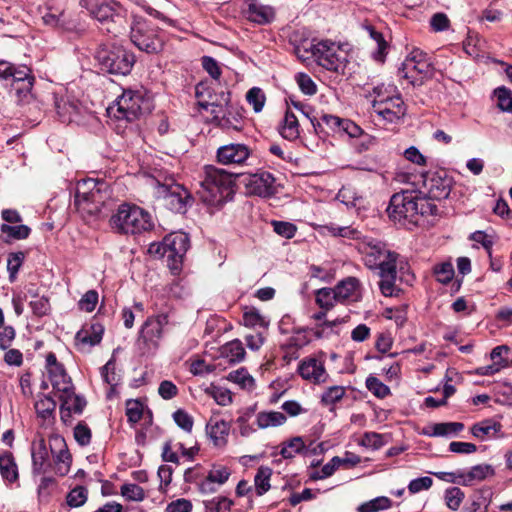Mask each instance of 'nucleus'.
<instances>
[{
  "instance_id": "ddd939ff",
  "label": "nucleus",
  "mask_w": 512,
  "mask_h": 512,
  "mask_svg": "<svg viewBox=\"0 0 512 512\" xmlns=\"http://www.w3.org/2000/svg\"><path fill=\"white\" fill-rule=\"evenodd\" d=\"M169 312L148 317L142 324L137 342L146 351L156 350L163 338L164 327L169 324Z\"/></svg>"
},
{
  "instance_id": "72a5a7b5",
  "label": "nucleus",
  "mask_w": 512,
  "mask_h": 512,
  "mask_svg": "<svg viewBox=\"0 0 512 512\" xmlns=\"http://www.w3.org/2000/svg\"><path fill=\"white\" fill-rule=\"evenodd\" d=\"M48 375L53 391L57 397L63 393L67 394L70 387L73 386L71 378L67 375L64 367L58 369L57 372L50 371Z\"/></svg>"
},
{
  "instance_id": "423d86ee",
  "label": "nucleus",
  "mask_w": 512,
  "mask_h": 512,
  "mask_svg": "<svg viewBox=\"0 0 512 512\" xmlns=\"http://www.w3.org/2000/svg\"><path fill=\"white\" fill-rule=\"evenodd\" d=\"M108 198L107 184L92 178L78 181L75 205L82 214L97 215Z\"/></svg>"
},
{
  "instance_id": "603ef678",
  "label": "nucleus",
  "mask_w": 512,
  "mask_h": 512,
  "mask_svg": "<svg viewBox=\"0 0 512 512\" xmlns=\"http://www.w3.org/2000/svg\"><path fill=\"white\" fill-rule=\"evenodd\" d=\"M121 494L129 501H142L145 498L143 488L134 483L122 485Z\"/></svg>"
},
{
  "instance_id": "1a4fd4ad",
  "label": "nucleus",
  "mask_w": 512,
  "mask_h": 512,
  "mask_svg": "<svg viewBox=\"0 0 512 512\" xmlns=\"http://www.w3.org/2000/svg\"><path fill=\"white\" fill-rule=\"evenodd\" d=\"M1 65L3 68H0V78L12 79V88L17 101L19 103L28 102L35 82L32 70L26 65L16 66L7 61Z\"/></svg>"
},
{
  "instance_id": "49530a36",
  "label": "nucleus",
  "mask_w": 512,
  "mask_h": 512,
  "mask_svg": "<svg viewBox=\"0 0 512 512\" xmlns=\"http://www.w3.org/2000/svg\"><path fill=\"white\" fill-rule=\"evenodd\" d=\"M433 199H430L425 194L419 195L417 194V212H418V222L422 217L425 216H433L437 214L438 208L432 202Z\"/></svg>"
},
{
  "instance_id": "4be33fe9",
  "label": "nucleus",
  "mask_w": 512,
  "mask_h": 512,
  "mask_svg": "<svg viewBox=\"0 0 512 512\" xmlns=\"http://www.w3.org/2000/svg\"><path fill=\"white\" fill-rule=\"evenodd\" d=\"M61 401L60 416L63 422H68L71 414H81L86 406V401L74 392V386L70 387L67 394H60L58 397Z\"/></svg>"
},
{
  "instance_id": "0e129e2a",
  "label": "nucleus",
  "mask_w": 512,
  "mask_h": 512,
  "mask_svg": "<svg viewBox=\"0 0 512 512\" xmlns=\"http://www.w3.org/2000/svg\"><path fill=\"white\" fill-rule=\"evenodd\" d=\"M274 231L287 239L293 238L297 228L294 224L284 221H272Z\"/></svg>"
},
{
  "instance_id": "393cba45",
  "label": "nucleus",
  "mask_w": 512,
  "mask_h": 512,
  "mask_svg": "<svg viewBox=\"0 0 512 512\" xmlns=\"http://www.w3.org/2000/svg\"><path fill=\"white\" fill-rule=\"evenodd\" d=\"M508 352L509 348L505 345L495 347L490 354L492 364L478 368V374L491 376L499 372L501 369L508 367L509 362L506 357Z\"/></svg>"
},
{
  "instance_id": "5701e85b",
  "label": "nucleus",
  "mask_w": 512,
  "mask_h": 512,
  "mask_svg": "<svg viewBox=\"0 0 512 512\" xmlns=\"http://www.w3.org/2000/svg\"><path fill=\"white\" fill-rule=\"evenodd\" d=\"M275 178L269 172H260L249 177L247 187L250 193L260 197H269L274 193Z\"/></svg>"
},
{
  "instance_id": "2f4dec72",
  "label": "nucleus",
  "mask_w": 512,
  "mask_h": 512,
  "mask_svg": "<svg viewBox=\"0 0 512 512\" xmlns=\"http://www.w3.org/2000/svg\"><path fill=\"white\" fill-rule=\"evenodd\" d=\"M494 468L489 464H480L473 466L467 473L459 474L461 483L469 485L474 481H483L488 477L494 476Z\"/></svg>"
},
{
  "instance_id": "09e8293b",
  "label": "nucleus",
  "mask_w": 512,
  "mask_h": 512,
  "mask_svg": "<svg viewBox=\"0 0 512 512\" xmlns=\"http://www.w3.org/2000/svg\"><path fill=\"white\" fill-rule=\"evenodd\" d=\"M144 413V406L139 400H127L126 402V416L128 422L132 425L138 423Z\"/></svg>"
},
{
  "instance_id": "b1692460",
  "label": "nucleus",
  "mask_w": 512,
  "mask_h": 512,
  "mask_svg": "<svg viewBox=\"0 0 512 512\" xmlns=\"http://www.w3.org/2000/svg\"><path fill=\"white\" fill-rule=\"evenodd\" d=\"M334 288L340 303L356 302L361 298V283L356 277H346Z\"/></svg>"
},
{
  "instance_id": "5fc2aeb1",
  "label": "nucleus",
  "mask_w": 512,
  "mask_h": 512,
  "mask_svg": "<svg viewBox=\"0 0 512 512\" xmlns=\"http://www.w3.org/2000/svg\"><path fill=\"white\" fill-rule=\"evenodd\" d=\"M74 439L80 446H87L91 442L92 432L88 425L84 422H79L73 431Z\"/></svg>"
},
{
  "instance_id": "052dcab7",
  "label": "nucleus",
  "mask_w": 512,
  "mask_h": 512,
  "mask_svg": "<svg viewBox=\"0 0 512 512\" xmlns=\"http://www.w3.org/2000/svg\"><path fill=\"white\" fill-rule=\"evenodd\" d=\"M366 386L370 392L379 398H384L390 393L389 387L376 377H368Z\"/></svg>"
},
{
  "instance_id": "69168bd1",
  "label": "nucleus",
  "mask_w": 512,
  "mask_h": 512,
  "mask_svg": "<svg viewBox=\"0 0 512 512\" xmlns=\"http://www.w3.org/2000/svg\"><path fill=\"white\" fill-rule=\"evenodd\" d=\"M433 480L431 477L424 476L410 481L408 484V491L410 494H416L432 487Z\"/></svg>"
},
{
  "instance_id": "6e6d98bb",
  "label": "nucleus",
  "mask_w": 512,
  "mask_h": 512,
  "mask_svg": "<svg viewBox=\"0 0 512 512\" xmlns=\"http://www.w3.org/2000/svg\"><path fill=\"white\" fill-rule=\"evenodd\" d=\"M345 395V388L343 386L329 387L321 397L324 405H332L339 402Z\"/></svg>"
},
{
  "instance_id": "e2e57ef3",
  "label": "nucleus",
  "mask_w": 512,
  "mask_h": 512,
  "mask_svg": "<svg viewBox=\"0 0 512 512\" xmlns=\"http://www.w3.org/2000/svg\"><path fill=\"white\" fill-rule=\"evenodd\" d=\"M98 303V293L95 290L87 291L80 301L78 302V306L80 310L85 312H92Z\"/></svg>"
},
{
  "instance_id": "a211bd4d",
  "label": "nucleus",
  "mask_w": 512,
  "mask_h": 512,
  "mask_svg": "<svg viewBox=\"0 0 512 512\" xmlns=\"http://www.w3.org/2000/svg\"><path fill=\"white\" fill-rule=\"evenodd\" d=\"M423 188L430 199H446L451 191L452 179L445 171L428 172L422 176Z\"/></svg>"
},
{
  "instance_id": "4468645a",
  "label": "nucleus",
  "mask_w": 512,
  "mask_h": 512,
  "mask_svg": "<svg viewBox=\"0 0 512 512\" xmlns=\"http://www.w3.org/2000/svg\"><path fill=\"white\" fill-rule=\"evenodd\" d=\"M431 71L432 67L427 55L419 49H414L404 60L399 75L415 86L422 84L423 79L429 76Z\"/></svg>"
},
{
  "instance_id": "3c124183",
  "label": "nucleus",
  "mask_w": 512,
  "mask_h": 512,
  "mask_svg": "<svg viewBox=\"0 0 512 512\" xmlns=\"http://www.w3.org/2000/svg\"><path fill=\"white\" fill-rule=\"evenodd\" d=\"M247 102L253 106L255 112H260L265 104V94L258 87L251 88L246 94Z\"/></svg>"
},
{
  "instance_id": "13d9d810",
  "label": "nucleus",
  "mask_w": 512,
  "mask_h": 512,
  "mask_svg": "<svg viewBox=\"0 0 512 512\" xmlns=\"http://www.w3.org/2000/svg\"><path fill=\"white\" fill-rule=\"evenodd\" d=\"M434 274L437 278V281L443 284H447L452 280L454 276V267L449 262L441 263L435 266Z\"/></svg>"
},
{
  "instance_id": "338daca9",
  "label": "nucleus",
  "mask_w": 512,
  "mask_h": 512,
  "mask_svg": "<svg viewBox=\"0 0 512 512\" xmlns=\"http://www.w3.org/2000/svg\"><path fill=\"white\" fill-rule=\"evenodd\" d=\"M175 423L186 432H191L193 428V418L186 411L179 409L173 413Z\"/></svg>"
},
{
  "instance_id": "8fccbe9b",
  "label": "nucleus",
  "mask_w": 512,
  "mask_h": 512,
  "mask_svg": "<svg viewBox=\"0 0 512 512\" xmlns=\"http://www.w3.org/2000/svg\"><path fill=\"white\" fill-rule=\"evenodd\" d=\"M464 497V492L458 487H452L445 491L446 505L454 511L460 507Z\"/></svg>"
},
{
  "instance_id": "a878e982",
  "label": "nucleus",
  "mask_w": 512,
  "mask_h": 512,
  "mask_svg": "<svg viewBox=\"0 0 512 512\" xmlns=\"http://www.w3.org/2000/svg\"><path fill=\"white\" fill-rule=\"evenodd\" d=\"M229 431V423L218 417H211L206 424V433L215 446H223L226 444Z\"/></svg>"
},
{
  "instance_id": "f3484780",
  "label": "nucleus",
  "mask_w": 512,
  "mask_h": 512,
  "mask_svg": "<svg viewBox=\"0 0 512 512\" xmlns=\"http://www.w3.org/2000/svg\"><path fill=\"white\" fill-rule=\"evenodd\" d=\"M375 91L377 96L373 101V109L379 116L393 123L405 115V104L399 95L385 97L379 88H376Z\"/></svg>"
},
{
  "instance_id": "bb28decb",
  "label": "nucleus",
  "mask_w": 512,
  "mask_h": 512,
  "mask_svg": "<svg viewBox=\"0 0 512 512\" xmlns=\"http://www.w3.org/2000/svg\"><path fill=\"white\" fill-rule=\"evenodd\" d=\"M501 428L502 425L500 422L493 419H486L474 424L471 427L470 432L475 438L483 441L488 438L497 437Z\"/></svg>"
},
{
  "instance_id": "ea45409f",
  "label": "nucleus",
  "mask_w": 512,
  "mask_h": 512,
  "mask_svg": "<svg viewBox=\"0 0 512 512\" xmlns=\"http://www.w3.org/2000/svg\"><path fill=\"white\" fill-rule=\"evenodd\" d=\"M280 447V455L284 459H292L297 454L302 453L306 446L303 438L296 436L289 439L288 441L283 442Z\"/></svg>"
},
{
  "instance_id": "c03bdc74",
  "label": "nucleus",
  "mask_w": 512,
  "mask_h": 512,
  "mask_svg": "<svg viewBox=\"0 0 512 512\" xmlns=\"http://www.w3.org/2000/svg\"><path fill=\"white\" fill-rule=\"evenodd\" d=\"M0 231L9 239L23 240L28 238L31 229L27 225H23L21 223L13 225L2 224L0 226Z\"/></svg>"
},
{
  "instance_id": "bf43d9fd",
  "label": "nucleus",
  "mask_w": 512,
  "mask_h": 512,
  "mask_svg": "<svg viewBox=\"0 0 512 512\" xmlns=\"http://www.w3.org/2000/svg\"><path fill=\"white\" fill-rule=\"evenodd\" d=\"M87 501V490L82 486L72 489L67 495V504L70 507H80Z\"/></svg>"
},
{
  "instance_id": "f8f14e48",
  "label": "nucleus",
  "mask_w": 512,
  "mask_h": 512,
  "mask_svg": "<svg viewBox=\"0 0 512 512\" xmlns=\"http://www.w3.org/2000/svg\"><path fill=\"white\" fill-rule=\"evenodd\" d=\"M79 5L101 24H116L125 18L126 10L115 0H80Z\"/></svg>"
},
{
  "instance_id": "c9c22d12",
  "label": "nucleus",
  "mask_w": 512,
  "mask_h": 512,
  "mask_svg": "<svg viewBox=\"0 0 512 512\" xmlns=\"http://www.w3.org/2000/svg\"><path fill=\"white\" fill-rule=\"evenodd\" d=\"M365 30L375 46V50L372 52L373 58L376 61L383 62L388 49V44L386 40L384 39L382 33L377 31L371 25L365 26Z\"/></svg>"
},
{
  "instance_id": "c756f323",
  "label": "nucleus",
  "mask_w": 512,
  "mask_h": 512,
  "mask_svg": "<svg viewBox=\"0 0 512 512\" xmlns=\"http://www.w3.org/2000/svg\"><path fill=\"white\" fill-rule=\"evenodd\" d=\"M104 329L100 324L84 327L76 334V341L82 345L94 346L102 340Z\"/></svg>"
},
{
  "instance_id": "de8ad7c7",
  "label": "nucleus",
  "mask_w": 512,
  "mask_h": 512,
  "mask_svg": "<svg viewBox=\"0 0 512 512\" xmlns=\"http://www.w3.org/2000/svg\"><path fill=\"white\" fill-rule=\"evenodd\" d=\"M392 501L385 496L377 497L368 502L363 503L358 508L359 512H377L379 510H385L390 508Z\"/></svg>"
},
{
  "instance_id": "2eb2a0df",
  "label": "nucleus",
  "mask_w": 512,
  "mask_h": 512,
  "mask_svg": "<svg viewBox=\"0 0 512 512\" xmlns=\"http://www.w3.org/2000/svg\"><path fill=\"white\" fill-rule=\"evenodd\" d=\"M130 38L139 50L146 53H157L162 49V40L145 21L137 20L133 23Z\"/></svg>"
},
{
  "instance_id": "20e7f679",
  "label": "nucleus",
  "mask_w": 512,
  "mask_h": 512,
  "mask_svg": "<svg viewBox=\"0 0 512 512\" xmlns=\"http://www.w3.org/2000/svg\"><path fill=\"white\" fill-rule=\"evenodd\" d=\"M233 184L231 174L223 169L208 165L204 168V179L197 190L199 198L207 204H220L230 193Z\"/></svg>"
},
{
  "instance_id": "f257e3e1",
  "label": "nucleus",
  "mask_w": 512,
  "mask_h": 512,
  "mask_svg": "<svg viewBox=\"0 0 512 512\" xmlns=\"http://www.w3.org/2000/svg\"><path fill=\"white\" fill-rule=\"evenodd\" d=\"M50 454L53 458L55 474L65 476L70 471L72 457L64 437L52 434L48 443L43 438L34 440L31 444L32 474L44 475L52 468Z\"/></svg>"
},
{
  "instance_id": "e433bc0d",
  "label": "nucleus",
  "mask_w": 512,
  "mask_h": 512,
  "mask_svg": "<svg viewBox=\"0 0 512 512\" xmlns=\"http://www.w3.org/2000/svg\"><path fill=\"white\" fill-rule=\"evenodd\" d=\"M242 321L246 327L253 329L260 328L266 330L269 326L268 318L254 307H246L244 309Z\"/></svg>"
},
{
  "instance_id": "9b49d317",
  "label": "nucleus",
  "mask_w": 512,
  "mask_h": 512,
  "mask_svg": "<svg viewBox=\"0 0 512 512\" xmlns=\"http://www.w3.org/2000/svg\"><path fill=\"white\" fill-rule=\"evenodd\" d=\"M189 248V238L184 232H175L167 235L162 242L152 243L149 246V253L165 257L173 264L181 262Z\"/></svg>"
},
{
  "instance_id": "0eeeda50",
  "label": "nucleus",
  "mask_w": 512,
  "mask_h": 512,
  "mask_svg": "<svg viewBox=\"0 0 512 512\" xmlns=\"http://www.w3.org/2000/svg\"><path fill=\"white\" fill-rule=\"evenodd\" d=\"M154 195L165 207L176 213H185L193 202L189 191L171 177L165 178L163 182L154 181Z\"/></svg>"
},
{
  "instance_id": "a18cd8bd",
  "label": "nucleus",
  "mask_w": 512,
  "mask_h": 512,
  "mask_svg": "<svg viewBox=\"0 0 512 512\" xmlns=\"http://www.w3.org/2000/svg\"><path fill=\"white\" fill-rule=\"evenodd\" d=\"M232 505V500L224 496H217L204 501L205 512H230Z\"/></svg>"
},
{
  "instance_id": "6e6552de",
  "label": "nucleus",
  "mask_w": 512,
  "mask_h": 512,
  "mask_svg": "<svg viewBox=\"0 0 512 512\" xmlns=\"http://www.w3.org/2000/svg\"><path fill=\"white\" fill-rule=\"evenodd\" d=\"M102 71L116 75H127L135 63V56L120 45H105L96 53Z\"/></svg>"
},
{
  "instance_id": "f03ea898",
  "label": "nucleus",
  "mask_w": 512,
  "mask_h": 512,
  "mask_svg": "<svg viewBox=\"0 0 512 512\" xmlns=\"http://www.w3.org/2000/svg\"><path fill=\"white\" fill-rule=\"evenodd\" d=\"M109 223L112 230L120 234H140L154 227V221L149 212L128 203L118 206Z\"/></svg>"
},
{
  "instance_id": "79ce46f5",
  "label": "nucleus",
  "mask_w": 512,
  "mask_h": 512,
  "mask_svg": "<svg viewBox=\"0 0 512 512\" xmlns=\"http://www.w3.org/2000/svg\"><path fill=\"white\" fill-rule=\"evenodd\" d=\"M272 475V469L267 466H261L258 468L254 478V485L256 494L262 496L270 489V478Z\"/></svg>"
},
{
  "instance_id": "864d4df0",
  "label": "nucleus",
  "mask_w": 512,
  "mask_h": 512,
  "mask_svg": "<svg viewBox=\"0 0 512 512\" xmlns=\"http://www.w3.org/2000/svg\"><path fill=\"white\" fill-rule=\"evenodd\" d=\"M359 444L363 447L377 450L385 445L384 436L376 432H366Z\"/></svg>"
},
{
  "instance_id": "f704fd0d",
  "label": "nucleus",
  "mask_w": 512,
  "mask_h": 512,
  "mask_svg": "<svg viewBox=\"0 0 512 512\" xmlns=\"http://www.w3.org/2000/svg\"><path fill=\"white\" fill-rule=\"evenodd\" d=\"M464 429V424L460 422H443L431 425L423 433L432 437L456 435Z\"/></svg>"
},
{
  "instance_id": "dca6fc26",
  "label": "nucleus",
  "mask_w": 512,
  "mask_h": 512,
  "mask_svg": "<svg viewBox=\"0 0 512 512\" xmlns=\"http://www.w3.org/2000/svg\"><path fill=\"white\" fill-rule=\"evenodd\" d=\"M363 261L370 269L379 270L396 263L397 254L386 249L385 244L378 241L364 243L361 247Z\"/></svg>"
},
{
  "instance_id": "774afa93",
  "label": "nucleus",
  "mask_w": 512,
  "mask_h": 512,
  "mask_svg": "<svg viewBox=\"0 0 512 512\" xmlns=\"http://www.w3.org/2000/svg\"><path fill=\"white\" fill-rule=\"evenodd\" d=\"M296 81L300 90L306 95H314L317 91L316 85L311 77L305 73H299Z\"/></svg>"
},
{
  "instance_id": "7c9ffc66",
  "label": "nucleus",
  "mask_w": 512,
  "mask_h": 512,
  "mask_svg": "<svg viewBox=\"0 0 512 512\" xmlns=\"http://www.w3.org/2000/svg\"><path fill=\"white\" fill-rule=\"evenodd\" d=\"M280 134L283 138L293 141L300 136V125L297 116L290 110L287 109L281 128Z\"/></svg>"
},
{
  "instance_id": "39448f33",
  "label": "nucleus",
  "mask_w": 512,
  "mask_h": 512,
  "mask_svg": "<svg viewBox=\"0 0 512 512\" xmlns=\"http://www.w3.org/2000/svg\"><path fill=\"white\" fill-rule=\"evenodd\" d=\"M150 110L151 101L143 91L127 89L117 97L115 104L108 107L107 113L110 117L132 122Z\"/></svg>"
},
{
  "instance_id": "a19ab883",
  "label": "nucleus",
  "mask_w": 512,
  "mask_h": 512,
  "mask_svg": "<svg viewBox=\"0 0 512 512\" xmlns=\"http://www.w3.org/2000/svg\"><path fill=\"white\" fill-rule=\"evenodd\" d=\"M315 301L320 308L330 310L338 301L335 288H321L315 292Z\"/></svg>"
},
{
  "instance_id": "58836bf2",
  "label": "nucleus",
  "mask_w": 512,
  "mask_h": 512,
  "mask_svg": "<svg viewBox=\"0 0 512 512\" xmlns=\"http://www.w3.org/2000/svg\"><path fill=\"white\" fill-rule=\"evenodd\" d=\"M0 472L2 477L9 482H14L18 479L17 465L11 453L5 452L0 454Z\"/></svg>"
},
{
  "instance_id": "4c0bfd02",
  "label": "nucleus",
  "mask_w": 512,
  "mask_h": 512,
  "mask_svg": "<svg viewBox=\"0 0 512 512\" xmlns=\"http://www.w3.org/2000/svg\"><path fill=\"white\" fill-rule=\"evenodd\" d=\"M286 416L278 411L259 412L256 415V425L259 429L278 427L286 422Z\"/></svg>"
},
{
  "instance_id": "473e14b6",
  "label": "nucleus",
  "mask_w": 512,
  "mask_h": 512,
  "mask_svg": "<svg viewBox=\"0 0 512 512\" xmlns=\"http://www.w3.org/2000/svg\"><path fill=\"white\" fill-rule=\"evenodd\" d=\"M245 349L240 340L234 339L227 342L220 348V356L226 359L229 363H239L245 357Z\"/></svg>"
},
{
  "instance_id": "6ab92c4d",
  "label": "nucleus",
  "mask_w": 512,
  "mask_h": 512,
  "mask_svg": "<svg viewBox=\"0 0 512 512\" xmlns=\"http://www.w3.org/2000/svg\"><path fill=\"white\" fill-rule=\"evenodd\" d=\"M298 372L303 379L314 384L325 383L329 378L324 360L320 357H308L302 360Z\"/></svg>"
},
{
  "instance_id": "7ed1b4c3",
  "label": "nucleus",
  "mask_w": 512,
  "mask_h": 512,
  "mask_svg": "<svg viewBox=\"0 0 512 512\" xmlns=\"http://www.w3.org/2000/svg\"><path fill=\"white\" fill-rule=\"evenodd\" d=\"M318 65L337 74H345L350 60V46L322 40L311 44L309 50Z\"/></svg>"
},
{
  "instance_id": "9d476101",
  "label": "nucleus",
  "mask_w": 512,
  "mask_h": 512,
  "mask_svg": "<svg viewBox=\"0 0 512 512\" xmlns=\"http://www.w3.org/2000/svg\"><path fill=\"white\" fill-rule=\"evenodd\" d=\"M417 193L415 191H402L394 194L387 208V213L393 221H407L418 224Z\"/></svg>"
},
{
  "instance_id": "37998d69",
  "label": "nucleus",
  "mask_w": 512,
  "mask_h": 512,
  "mask_svg": "<svg viewBox=\"0 0 512 512\" xmlns=\"http://www.w3.org/2000/svg\"><path fill=\"white\" fill-rule=\"evenodd\" d=\"M227 379L237 384L242 389L252 390L255 386L254 378L245 368H239L228 374Z\"/></svg>"
},
{
  "instance_id": "aec40b11",
  "label": "nucleus",
  "mask_w": 512,
  "mask_h": 512,
  "mask_svg": "<svg viewBox=\"0 0 512 512\" xmlns=\"http://www.w3.org/2000/svg\"><path fill=\"white\" fill-rule=\"evenodd\" d=\"M250 148L242 143H230L217 150V160L223 165H241L249 158Z\"/></svg>"
},
{
  "instance_id": "cd10ccee",
  "label": "nucleus",
  "mask_w": 512,
  "mask_h": 512,
  "mask_svg": "<svg viewBox=\"0 0 512 512\" xmlns=\"http://www.w3.org/2000/svg\"><path fill=\"white\" fill-rule=\"evenodd\" d=\"M34 408L37 416L41 418L44 423L48 425L53 423L55 419L56 402L51 396L45 394L38 395Z\"/></svg>"
},
{
  "instance_id": "680f3d73",
  "label": "nucleus",
  "mask_w": 512,
  "mask_h": 512,
  "mask_svg": "<svg viewBox=\"0 0 512 512\" xmlns=\"http://www.w3.org/2000/svg\"><path fill=\"white\" fill-rule=\"evenodd\" d=\"M101 377L103 381L109 384L111 387H114L118 384L119 378L115 373V362L114 360H109L102 368H101Z\"/></svg>"
},
{
  "instance_id": "c85d7f7f",
  "label": "nucleus",
  "mask_w": 512,
  "mask_h": 512,
  "mask_svg": "<svg viewBox=\"0 0 512 512\" xmlns=\"http://www.w3.org/2000/svg\"><path fill=\"white\" fill-rule=\"evenodd\" d=\"M380 282L379 288L384 296H394L397 294L395 285L396 280V263L385 268L380 269Z\"/></svg>"
},
{
  "instance_id": "4d7b16f0",
  "label": "nucleus",
  "mask_w": 512,
  "mask_h": 512,
  "mask_svg": "<svg viewBox=\"0 0 512 512\" xmlns=\"http://www.w3.org/2000/svg\"><path fill=\"white\" fill-rule=\"evenodd\" d=\"M494 93L498 100V107L502 111L512 112V91L505 87H499Z\"/></svg>"
},
{
  "instance_id": "412c9836",
  "label": "nucleus",
  "mask_w": 512,
  "mask_h": 512,
  "mask_svg": "<svg viewBox=\"0 0 512 512\" xmlns=\"http://www.w3.org/2000/svg\"><path fill=\"white\" fill-rule=\"evenodd\" d=\"M243 15L250 22L265 25L273 21L275 11L273 7L264 5L257 0H247Z\"/></svg>"
}]
</instances>
